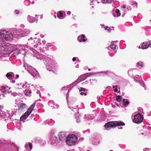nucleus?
Segmentation results:
<instances>
[{"mask_svg": "<svg viewBox=\"0 0 151 151\" xmlns=\"http://www.w3.org/2000/svg\"><path fill=\"white\" fill-rule=\"evenodd\" d=\"M12 35L9 32L3 30L0 31V54H4L9 52L8 47L5 45V40H9Z\"/></svg>", "mask_w": 151, "mask_h": 151, "instance_id": "obj_1", "label": "nucleus"}, {"mask_svg": "<svg viewBox=\"0 0 151 151\" xmlns=\"http://www.w3.org/2000/svg\"><path fill=\"white\" fill-rule=\"evenodd\" d=\"M124 125V123L122 121H110L106 123L104 125V127L106 128V130H108V129L110 128H113V127L120 126H123Z\"/></svg>", "mask_w": 151, "mask_h": 151, "instance_id": "obj_2", "label": "nucleus"}, {"mask_svg": "<svg viewBox=\"0 0 151 151\" xmlns=\"http://www.w3.org/2000/svg\"><path fill=\"white\" fill-rule=\"evenodd\" d=\"M77 140V138L73 134L69 135L67 137L66 143L68 145L71 146L74 145L76 141Z\"/></svg>", "mask_w": 151, "mask_h": 151, "instance_id": "obj_3", "label": "nucleus"}, {"mask_svg": "<svg viewBox=\"0 0 151 151\" xmlns=\"http://www.w3.org/2000/svg\"><path fill=\"white\" fill-rule=\"evenodd\" d=\"M35 105V103H34L32 104L31 106L29 108L28 110H27V111L25 112L24 115H23L21 117H20V121H23L26 119L27 116L31 114Z\"/></svg>", "mask_w": 151, "mask_h": 151, "instance_id": "obj_4", "label": "nucleus"}, {"mask_svg": "<svg viewBox=\"0 0 151 151\" xmlns=\"http://www.w3.org/2000/svg\"><path fill=\"white\" fill-rule=\"evenodd\" d=\"M143 119L142 115L140 114H138L134 116V119L132 121L135 123L139 124L142 122Z\"/></svg>", "mask_w": 151, "mask_h": 151, "instance_id": "obj_5", "label": "nucleus"}, {"mask_svg": "<svg viewBox=\"0 0 151 151\" xmlns=\"http://www.w3.org/2000/svg\"><path fill=\"white\" fill-rule=\"evenodd\" d=\"M17 106L19 110H22L27 107V106L25 103H18Z\"/></svg>", "mask_w": 151, "mask_h": 151, "instance_id": "obj_6", "label": "nucleus"}, {"mask_svg": "<svg viewBox=\"0 0 151 151\" xmlns=\"http://www.w3.org/2000/svg\"><path fill=\"white\" fill-rule=\"evenodd\" d=\"M66 135L64 132H61L59 135V138L60 140L63 141L67 138Z\"/></svg>", "mask_w": 151, "mask_h": 151, "instance_id": "obj_7", "label": "nucleus"}, {"mask_svg": "<svg viewBox=\"0 0 151 151\" xmlns=\"http://www.w3.org/2000/svg\"><path fill=\"white\" fill-rule=\"evenodd\" d=\"M50 142L52 144H57V139L56 137L53 136L51 137L50 140Z\"/></svg>", "mask_w": 151, "mask_h": 151, "instance_id": "obj_8", "label": "nucleus"}, {"mask_svg": "<svg viewBox=\"0 0 151 151\" xmlns=\"http://www.w3.org/2000/svg\"><path fill=\"white\" fill-rule=\"evenodd\" d=\"M149 42H145L142 43L141 48L142 49H146L149 47Z\"/></svg>", "mask_w": 151, "mask_h": 151, "instance_id": "obj_9", "label": "nucleus"}, {"mask_svg": "<svg viewBox=\"0 0 151 151\" xmlns=\"http://www.w3.org/2000/svg\"><path fill=\"white\" fill-rule=\"evenodd\" d=\"M4 107L2 105L0 106V118H4L5 116L4 112L2 111V109H3Z\"/></svg>", "mask_w": 151, "mask_h": 151, "instance_id": "obj_10", "label": "nucleus"}, {"mask_svg": "<svg viewBox=\"0 0 151 151\" xmlns=\"http://www.w3.org/2000/svg\"><path fill=\"white\" fill-rule=\"evenodd\" d=\"M85 37V35L82 34V36H79L78 37V40L80 42H81L82 41L85 42V39L84 38Z\"/></svg>", "mask_w": 151, "mask_h": 151, "instance_id": "obj_11", "label": "nucleus"}, {"mask_svg": "<svg viewBox=\"0 0 151 151\" xmlns=\"http://www.w3.org/2000/svg\"><path fill=\"white\" fill-rule=\"evenodd\" d=\"M122 102L123 103V105L124 106H127L129 104V102L127 99H124L122 100Z\"/></svg>", "mask_w": 151, "mask_h": 151, "instance_id": "obj_12", "label": "nucleus"}, {"mask_svg": "<svg viewBox=\"0 0 151 151\" xmlns=\"http://www.w3.org/2000/svg\"><path fill=\"white\" fill-rule=\"evenodd\" d=\"M24 93L26 96H29V95L32 93V92L29 89H26L24 92Z\"/></svg>", "mask_w": 151, "mask_h": 151, "instance_id": "obj_13", "label": "nucleus"}, {"mask_svg": "<svg viewBox=\"0 0 151 151\" xmlns=\"http://www.w3.org/2000/svg\"><path fill=\"white\" fill-rule=\"evenodd\" d=\"M57 15L58 18L61 19V17H63V13L61 11H59L58 12Z\"/></svg>", "mask_w": 151, "mask_h": 151, "instance_id": "obj_14", "label": "nucleus"}, {"mask_svg": "<svg viewBox=\"0 0 151 151\" xmlns=\"http://www.w3.org/2000/svg\"><path fill=\"white\" fill-rule=\"evenodd\" d=\"M13 75V73H8L6 75V77L8 78V79H10V78L12 77Z\"/></svg>", "mask_w": 151, "mask_h": 151, "instance_id": "obj_15", "label": "nucleus"}, {"mask_svg": "<svg viewBox=\"0 0 151 151\" xmlns=\"http://www.w3.org/2000/svg\"><path fill=\"white\" fill-rule=\"evenodd\" d=\"M116 45L113 43H111L110 47L112 50H114L116 49Z\"/></svg>", "mask_w": 151, "mask_h": 151, "instance_id": "obj_16", "label": "nucleus"}, {"mask_svg": "<svg viewBox=\"0 0 151 151\" xmlns=\"http://www.w3.org/2000/svg\"><path fill=\"white\" fill-rule=\"evenodd\" d=\"M116 100L118 102H120L122 100V97L120 95H117L116 97Z\"/></svg>", "mask_w": 151, "mask_h": 151, "instance_id": "obj_17", "label": "nucleus"}, {"mask_svg": "<svg viewBox=\"0 0 151 151\" xmlns=\"http://www.w3.org/2000/svg\"><path fill=\"white\" fill-rule=\"evenodd\" d=\"M116 12L118 17H119L121 15V13L119 9H116Z\"/></svg>", "mask_w": 151, "mask_h": 151, "instance_id": "obj_18", "label": "nucleus"}, {"mask_svg": "<svg viewBox=\"0 0 151 151\" xmlns=\"http://www.w3.org/2000/svg\"><path fill=\"white\" fill-rule=\"evenodd\" d=\"M104 3H111L114 0H102Z\"/></svg>", "mask_w": 151, "mask_h": 151, "instance_id": "obj_19", "label": "nucleus"}, {"mask_svg": "<svg viewBox=\"0 0 151 151\" xmlns=\"http://www.w3.org/2000/svg\"><path fill=\"white\" fill-rule=\"evenodd\" d=\"M1 92L4 93L6 91V90L5 87L4 86H2L1 87Z\"/></svg>", "mask_w": 151, "mask_h": 151, "instance_id": "obj_20", "label": "nucleus"}, {"mask_svg": "<svg viewBox=\"0 0 151 151\" xmlns=\"http://www.w3.org/2000/svg\"><path fill=\"white\" fill-rule=\"evenodd\" d=\"M137 65L138 66H139L141 67H142L143 66V63L141 62H139L137 63Z\"/></svg>", "mask_w": 151, "mask_h": 151, "instance_id": "obj_21", "label": "nucleus"}, {"mask_svg": "<svg viewBox=\"0 0 151 151\" xmlns=\"http://www.w3.org/2000/svg\"><path fill=\"white\" fill-rule=\"evenodd\" d=\"M19 53H20L19 52V51L18 50H16L14 53V54L15 55H17Z\"/></svg>", "mask_w": 151, "mask_h": 151, "instance_id": "obj_22", "label": "nucleus"}, {"mask_svg": "<svg viewBox=\"0 0 151 151\" xmlns=\"http://www.w3.org/2000/svg\"><path fill=\"white\" fill-rule=\"evenodd\" d=\"M132 5H134V6L135 7L137 6V3L135 1H133L132 2Z\"/></svg>", "mask_w": 151, "mask_h": 151, "instance_id": "obj_23", "label": "nucleus"}, {"mask_svg": "<svg viewBox=\"0 0 151 151\" xmlns=\"http://www.w3.org/2000/svg\"><path fill=\"white\" fill-rule=\"evenodd\" d=\"M105 29L108 31L109 32H110L111 30V29L109 27H106L105 28Z\"/></svg>", "mask_w": 151, "mask_h": 151, "instance_id": "obj_24", "label": "nucleus"}, {"mask_svg": "<svg viewBox=\"0 0 151 151\" xmlns=\"http://www.w3.org/2000/svg\"><path fill=\"white\" fill-rule=\"evenodd\" d=\"M29 146L30 148V149L32 150V144L31 143H29Z\"/></svg>", "mask_w": 151, "mask_h": 151, "instance_id": "obj_25", "label": "nucleus"}, {"mask_svg": "<svg viewBox=\"0 0 151 151\" xmlns=\"http://www.w3.org/2000/svg\"><path fill=\"white\" fill-rule=\"evenodd\" d=\"M82 91H85V88H81L79 90L80 92H81Z\"/></svg>", "mask_w": 151, "mask_h": 151, "instance_id": "obj_26", "label": "nucleus"}, {"mask_svg": "<svg viewBox=\"0 0 151 151\" xmlns=\"http://www.w3.org/2000/svg\"><path fill=\"white\" fill-rule=\"evenodd\" d=\"M15 12L16 14H18L19 13V11L18 10H16L15 11Z\"/></svg>", "mask_w": 151, "mask_h": 151, "instance_id": "obj_27", "label": "nucleus"}, {"mask_svg": "<svg viewBox=\"0 0 151 151\" xmlns=\"http://www.w3.org/2000/svg\"><path fill=\"white\" fill-rule=\"evenodd\" d=\"M91 73H86V75H85V76H86V77H88V76H89L90 75V74H91Z\"/></svg>", "mask_w": 151, "mask_h": 151, "instance_id": "obj_28", "label": "nucleus"}, {"mask_svg": "<svg viewBox=\"0 0 151 151\" xmlns=\"http://www.w3.org/2000/svg\"><path fill=\"white\" fill-rule=\"evenodd\" d=\"M80 94L81 95H85V93H83V92H81V93Z\"/></svg>", "mask_w": 151, "mask_h": 151, "instance_id": "obj_29", "label": "nucleus"}, {"mask_svg": "<svg viewBox=\"0 0 151 151\" xmlns=\"http://www.w3.org/2000/svg\"><path fill=\"white\" fill-rule=\"evenodd\" d=\"M76 60V58L75 57H73L72 59V60L73 61H74Z\"/></svg>", "mask_w": 151, "mask_h": 151, "instance_id": "obj_30", "label": "nucleus"}, {"mask_svg": "<svg viewBox=\"0 0 151 151\" xmlns=\"http://www.w3.org/2000/svg\"><path fill=\"white\" fill-rule=\"evenodd\" d=\"M67 14L68 15H70L71 14V12L70 11H68L67 12Z\"/></svg>", "mask_w": 151, "mask_h": 151, "instance_id": "obj_31", "label": "nucleus"}, {"mask_svg": "<svg viewBox=\"0 0 151 151\" xmlns=\"http://www.w3.org/2000/svg\"><path fill=\"white\" fill-rule=\"evenodd\" d=\"M80 116H78V117L77 118V122H79V121H78V119H80Z\"/></svg>", "mask_w": 151, "mask_h": 151, "instance_id": "obj_32", "label": "nucleus"}, {"mask_svg": "<svg viewBox=\"0 0 151 151\" xmlns=\"http://www.w3.org/2000/svg\"><path fill=\"white\" fill-rule=\"evenodd\" d=\"M122 7L123 8H125L126 7V6L125 5H123L122 6Z\"/></svg>", "mask_w": 151, "mask_h": 151, "instance_id": "obj_33", "label": "nucleus"}, {"mask_svg": "<svg viewBox=\"0 0 151 151\" xmlns=\"http://www.w3.org/2000/svg\"><path fill=\"white\" fill-rule=\"evenodd\" d=\"M149 47H151V43L149 42Z\"/></svg>", "mask_w": 151, "mask_h": 151, "instance_id": "obj_34", "label": "nucleus"}, {"mask_svg": "<svg viewBox=\"0 0 151 151\" xmlns=\"http://www.w3.org/2000/svg\"><path fill=\"white\" fill-rule=\"evenodd\" d=\"M114 91L115 92H117V90L116 88L114 89Z\"/></svg>", "mask_w": 151, "mask_h": 151, "instance_id": "obj_35", "label": "nucleus"}, {"mask_svg": "<svg viewBox=\"0 0 151 151\" xmlns=\"http://www.w3.org/2000/svg\"><path fill=\"white\" fill-rule=\"evenodd\" d=\"M54 16L55 18H56V15H54Z\"/></svg>", "mask_w": 151, "mask_h": 151, "instance_id": "obj_36", "label": "nucleus"}, {"mask_svg": "<svg viewBox=\"0 0 151 151\" xmlns=\"http://www.w3.org/2000/svg\"><path fill=\"white\" fill-rule=\"evenodd\" d=\"M19 76L18 75H17L16 76V77L17 78H18L19 77Z\"/></svg>", "mask_w": 151, "mask_h": 151, "instance_id": "obj_37", "label": "nucleus"}, {"mask_svg": "<svg viewBox=\"0 0 151 151\" xmlns=\"http://www.w3.org/2000/svg\"><path fill=\"white\" fill-rule=\"evenodd\" d=\"M146 126H144V127H143V128H146Z\"/></svg>", "mask_w": 151, "mask_h": 151, "instance_id": "obj_38", "label": "nucleus"}, {"mask_svg": "<svg viewBox=\"0 0 151 151\" xmlns=\"http://www.w3.org/2000/svg\"><path fill=\"white\" fill-rule=\"evenodd\" d=\"M88 70L90 71L91 70V69L90 68H89L88 69Z\"/></svg>", "mask_w": 151, "mask_h": 151, "instance_id": "obj_39", "label": "nucleus"}, {"mask_svg": "<svg viewBox=\"0 0 151 151\" xmlns=\"http://www.w3.org/2000/svg\"><path fill=\"white\" fill-rule=\"evenodd\" d=\"M113 88H114L115 86H113Z\"/></svg>", "mask_w": 151, "mask_h": 151, "instance_id": "obj_40", "label": "nucleus"}, {"mask_svg": "<svg viewBox=\"0 0 151 151\" xmlns=\"http://www.w3.org/2000/svg\"><path fill=\"white\" fill-rule=\"evenodd\" d=\"M115 87H117V85H116V86H115Z\"/></svg>", "mask_w": 151, "mask_h": 151, "instance_id": "obj_41", "label": "nucleus"}, {"mask_svg": "<svg viewBox=\"0 0 151 151\" xmlns=\"http://www.w3.org/2000/svg\"><path fill=\"white\" fill-rule=\"evenodd\" d=\"M86 151H90L89 150H87Z\"/></svg>", "mask_w": 151, "mask_h": 151, "instance_id": "obj_42", "label": "nucleus"}, {"mask_svg": "<svg viewBox=\"0 0 151 151\" xmlns=\"http://www.w3.org/2000/svg\"><path fill=\"white\" fill-rule=\"evenodd\" d=\"M85 95H86V93Z\"/></svg>", "mask_w": 151, "mask_h": 151, "instance_id": "obj_43", "label": "nucleus"}]
</instances>
